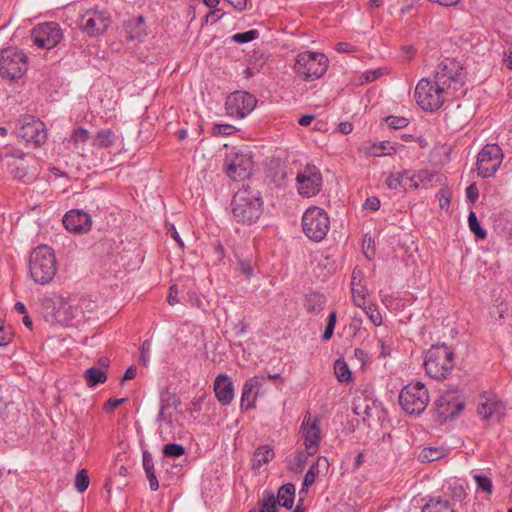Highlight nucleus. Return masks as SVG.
Listing matches in <instances>:
<instances>
[{
	"label": "nucleus",
	"instance_id": "obj_1",
	"mask_svg": "<svg viewBox=\"0 0 512 512\" xmlns=\"http://www.w3.org/2000/svg\"><path fill=\"white\" fill-rule=\"evenodd\" d=\"M232 213L238 223L251 225L262 214L263 201L260 192L250 186H243L233 196Z\"/></svg>",
	"mask_w": 512,
	"mask_h": 512
},
{
	"label": "nucleus",
	"instance_id": "obj_2",
	"mask_svg": "<svg viewBox=\"0 0 512 512\" xmlns=\"http://www.w3.org/2000/svg\"><path fill=\"white\" fill-rule=\"evenodd\" d=\"M57 261L54 251L47 245L36 247L29 260V271L35 283L46 285L50 283L57 273Z\"/></svg>",
	"mask_w": 512,
	"mask_h": 512
},
{
	"label": "nucleus",
	"instance_id": "obj_3",
	"mask_svg": "<svg viewBox=\"0 0 512 512\" xmlns=\"http://www.w3.org/2000/svg\"><path fill=\"white\" fill-rule=\"evenodd\" d=\"M423 365L427 375L431 378L445 379L454 367V353L444 344L433 345L426 352Z\"/></svg>",
	"mask_w": 512,
	"mask_h": 512
},
{
	"label": "nucleus",
	"instance_id": "obj_4",
	"mask_svg": "<svg viewBox=\"0 0 512 512\" xmlns=\"http://www.w3.org/2000/svg\"><path fill=\"white\" fill-rule=\"evenodd\" d=\"M328 62L323 53L306 51L297 55L294 69L304 80H315L327 71Z\"/></svg>",
	"mask_w": 512,
	"mask_h": 512
},
{
	"label": "nucleus",
	"instance_id": "obj_5",
	"mask_svg": "<svg viewBox=\"0 0 512 512\" xmlns=\"http://www.w3.org/2000/svg\"><path fill=\"white\" fill-rule=\"evenodd\" d=\"M434 78L435 83L447 92L450 89L456 91L464 85L466 73L459 61L445 58L439 63Z\"/></svg>",
	"mask_w": 512,
	"mask_h": 512
},
{
	"label": "nucleus",
	"instance_id": "obj_6",
	"mask_svg": "<svg viewBox=\"0 0 512 512\" xmlns=\"http://www.w3.org/2000/svg\"><path fill=\"white\" fill-rule=\"evenodd\" d=\"M446 94L448 92L443 87L423 78L416 85L414 97L424 111L434 112L442 107Z\"/></svg>",
	"mask_w": 512,
	"mask_h": 512
},
{
	"label": "nucleus",
	"instance_id": "obj_7",
	"mask_svg": "<svg viewBox=\"0 0 512 512\" xmlns=\"http://www.w3.org/2000/svg\"><path fill=\"white\" fill-rule=\"evenodd\" d=\"M302 229L309 239L315 242L323 240L330 229L327 212L317 206L308 208L302 216Z\"/></svg>",
	"mask_w": 512,
	"mask_h": 512
},
{
	"label": "nucleus",
	"instance_id": "obj_8",
	"mask_svg": "<svg viewBox=\"0 0 512 512\" xmlns=\"http://www.w3.org/2000/svg\"><path fill=\"white\" fill-rule=\"evenodd\" d=\"M429 393L421 382L409 383L399 395L402 409L409 415H420L429 403Z\"/></svg>",
	"mask_w": 512,
	"mask_h": 512
},
{
	"label": "nucleus",
	"instance_id": "obj_9",
	"mask_svg": "<svg viewBox=\"0 0 512 512\" xmlns=\"http://www.w3.org/2000/svg\"><path fill=\"white\" fill-rule=\"evenodd\" d=\"M28 68L27 55L17 47L0 51V74L10 80L21 78Z\"/></svg>",
	"mask_w": 512,
	"mask_h": 512
},
{
	"label": "nucleus",
	"instance_id": "obj_10",
	"mask_svg": "<svg viewBox=\"0 0 512 512\" xmlns=\"http://www.w3.org/2000/svg\"><path fill=\"white\" fill-rule=\"evenodd\" d=\"M111 24L110 15L97 7L80 12L77 25L89 37H97L108 29Z\"/></svg>",
	"mask_w": 512,
	"mask_h": 512
},
{
	"label": "nucleus",
	"instance_id": "obj_11",
	"mask_svg": "<svg viewBox=\"0 0 512 512\" xmlns=\"http://www.w3.org/2000/svg\"><path fill=\"white\" fill-rule=\"evenodd\" d=\"M503 151L497 144L485 145L477 156V172L482 178L493 176L501 166L503 161Z\"/></svg>",
	"mask_w": 512,
	"mask_h": 512
},
{
	"label": "nucleus",
	"instance_id": "obj_12",
	"mask_svg": "<svg viewBox=\"0 0 512 512\" xmlns=\"http://www.w3.org/2000/svg\"><path fill=\"white\" fill-rule=\"evenodd\" d=\"M33 43L39 48L50 50L63 39V31L56 22L38 24L31 31Z\"/></svg>",
	"mask_w": 512,
	"mask_h": 512
},
{
	"label": "nucleus",
	"instance_id": "obj_13",
	"mask_svg": "<svg viewBox=\"0 0 512 512\" xmlns=\"http://www.w3.org/2000/svg\"><path fill=\"white\" fill-rule=\"evenodd\" d=\"M298 193L305 197L317 195L322 188V174L318 167L307 164L296 177Z\"/></svg>",
	"mask_w": 512,
	"mask_h": 512
},
{
	"label": "nucleus",
	"instance_id": "obj_14",
	"mask_svg": "<svg viewBox=\"0 0 512 512\" xmlns=\"http://www.w3.org/2000/svg\"><path fill=\"white\" fill-rule=\"evenodd\" d=\"M256 104L257 100L252 94L236 91L227 97L225 108L228 115L241 119L252 112Z\"/></svg>",
	"mask_w": 512,
	"mask_h": 512
},
{
	"label": "nucleus",
	"instance_id": "obj_15",
	"mask_svg": "<svg viewBox=\"0 0 512 512\" xmlns=\"http://www.w3.org/2000/svg\"><path fill=\"white\" fill-rule=\"evenodd\" d=\"M18 137L31 143L34 146H40L47 140V130L45 124L34 116L23 118L22 125L17 132Z\"/></svg>",
	"mask_w": 512,
	"mask_h": 512
},
{
	"label": "nucleus",
	"instance_id": "obj_16",
	"mask_svg": "<svg viewBox=\"0 0 512 512\" xmlns=\"http://www.w3.org/2000/svg\"><path fill=\"white\" fill-rule=\"evenodd\" d=\"M225 170L234 181L249 178L253 170L252 157L246 153L229 155L225 159Z\"/></svg>",
	"mask_w": 512,
	"mask_h": 512
},
{
	"label": "nucleus",
	"instance_id": "obj_17",
	"mask_svg": "<svg viewBox=\"0 0 512 512\" xmlns=\"http://www.w3.org/2000/svg\"><path fill=\"white\" fill-rule=\"evenodd\" d=\"M465 407L462 393L458 390L444 392L436 401L437 413L444 419L459 415Z\"/></svg>",
	"mask_w": 512,
	"mask_h": 512
},
{
	"label": "nucleus",
	"instance_id": "obj_18",
	"mask_svg": "<svg viewBox=\"0 0 512 512\" xmlns=\"http://www.w3.org/2000/svg\"><path fill=\"white\" fill-rule=\"evenodd\" d=\"M300 433L307 453L314 455L318 451L321 440L320 417L316 416L312 419L307 412L301 424Z\"/></svg>",
	"mask_w": 512,
	"mask_h": 512
},
{
	"label": "nucleus",
	"instance_id": "obj_19",
	"mask_svg": "<svg viewBox=\"0 0 512 512\" xmlns=\"http://www.w3.org/2000/svg\"><path fill=\"white\" fill-rule=\"evenodd\" d=\"M506 412V406L493 393H484L478 399L477 413L482 419L500 421Z\"/></svg>",
	"mask_w": 512,
	"mask_h": 512
},
{
	"label": "nucleus",
	"instance_id": "obj_20",
	"mask_svg": "<svg viewBox=\"0 0 512 512\" xmlns=\"http://www.w3.org/2000/svg\"><path fill=\"white\" fill-rule=\"evenodd\" d=\"M63 224L72 233H87L91 229L92 218L90 214L82 210L72 209L64 215Z\"/></svg>",
	"mask_w": 512,
	"mask_h": 512
},
{
	"label": "nucleus",
	"instance_id": "obj_21",
	"mask_svg": "<svg viewBox=\"0 0 512 512\" xmlns=\"http://www.w3.org/2000/svg\"><path fill=\"white\" fill-rule=\"evenodd\" d=\"M263 382V377L254 376L244 383L240 404L242 411H247L255 407L258 392Z\"/></svg>",
	"mask_w": 512,
	"mask_h": 512
},
{
	"label": "nucleus",
	"instance_id": "obj_22",
	"mask_svg": "<svg viewBox=\"0 0 512 512\" xmlns=\"http://www.w3.org/2000/svg\"><path fill=\"white\" fill-rule=\"evenodd\" d=\"M3 162L14 178L23 181H29L32 178L28 175V165L24 159V154L20 151L5 155Z\"/></svg>",
	"mask_w": 512,
	"mask_h": 512
},
{
	"label": "nucleus",
	"instance_id": "obj_23",
	"mask_svg": "<svg viewBox=\"0 0 512 512\" xmlns=\"http://www.w3.org/2000/svg\"><path fill=\"white\" fill-rule=\"evenodd\" d=\"M214 392L222 405H229L234 399V384L226 374H220L214 381Z\"/></svg>",
	"mask_w": 512,
	"mask_h": 512
},
{
	"label": "nucleus",
	"instance_id": "obj_24",
	"mask_svg": "<svg viewBox=\"0 0 512 512\" xmlns=\"http://www.w3.org/2000/svg\"><path fill=\"white\" fill-rule=\"evenodd\" d=\"M436 173L429 170H420L417 173L411 171L410 174V187L415 189L418 188H429L432 186V182Z\"/></svg>",
	"mask_w": 512,
	"mask_h": 512
},
{
	"label": "nucleus",
	"instance_id": "obj_25",
	"mask_svg": "<svg viewBox=\"0 0 512 512\" xmlns=\"http://www.w3.org/2000/svg\"><path fill=\"white\" fill-rule=\"evenodd\" d=\"M422 512H455V509L449 499L431 497L424 505Z\"/></svg>",
	"mask_w": 512,
	"mask_h": 512
},
{
	"label": "nucleus",
	"instance_id": "obj_26",
	"mask_svg": "<svg viewBox=\"0 0 512 512\" xmlns=\"http://www.w3.org/2000/svg\"><path fill=\"white\" fill-rule=\"evenodd\" d=\"M142 458H143V468L145 470L146 477L149 481L150 489L152 491H156L159 489V482L156 477L153 457L149 452L144 451Z\"/></svg>",
	"mask_w": 512,
	"mask_h": 512
},
{
	"label": "nucleus",
	"instance_id": "obj_27",
	"mask_svg": "<svg viewBox=\"0 0 512 512\" xmlns=\"http://www.w3.org/2000/svg\"><path fill=\"white\" fill-rule=\"evenodd\" d=\"M295 497V486L291 483H287L282 485L279 490L276 498V504L291 509L294 504Z\"/></svg>",
	"mask_w": 512,
	"mask_h": 512
},
{
	"label": "nucleus",
	"instance_id": "obj_28",
	"mask_svg": "<svg viewBox=\"0 0 512 512\" xmlns=\"http://www.w3.org/2000/svg\"><path fill=\"white\" fill-rule=\"evenodd\" d=\"M129 38L131 40L138 39L141 40L143 37L147 35V30L145 26V19L142 16H138L129 21L127 25Z\"/></svg>",
	"mask_w": 512,
	"mask_h": 512
},
{
	"label": "nucleus",
	"instance_id": "obj_29",
	"mask_svg": "<svg viewBox=\"0 0 512 512\" xmlns=\"http://www.w3.org/2000/svg\"><path fill=\"white\" fill-rule=\"evenodd\" d=\"M411 170H404L402 172L391 173L387 176L385 184L391 190H396L404 187L406 183H410Z\"/></svg>",
	"mask_w": 512,
	"mask_h": 512
},
{
	"label": "nucleus",
	"instance_id": "obj_30",
	"mask_svg": "<svg viewBox=\"0 0 512 512\" xmlns=\"http://www.w3.org/2000/svg\"><path fill=\"white\" fill-rule=\"evenodd\" d=\"M448 449L444 447H425L418 455V460L422 463L433 462L445 457Z\"/></svg>",
	"mask_w": 512,
	"mask_h": 512
},
{
	"label": "nucleus",
	"instance_id": "obj_31",
	"mask_svg": "<svg viewBox=\"0 0 512 512\" xmlns=\"http://www.w3.org/2000/svg\"><path fill=\"white\" fill-rule=\"evenodd\" d=\"M274 457V451L267 445L258 447L254 452L253 469H260Z\"/></svg>",
	"mask_w": 512,
	"mask_h": 512
},
{
	"label": "nucleus",
	"instance_id": "obj_32",
	"mask_svg": "<svg viewBox=\"0 0 512 512\" xmlns=\"http://www.w3.org/2000/svg\"><path fill=\"white\" fill-rule=\"evenodd\" d=\"M84 379L86 380L87 386L92 388L100 383H105L107 374L106 371L101 368L91 367L85 371Z\"/></svg>",
	"mask_w": 512,
	"mask_h": 512
},
{
	"label": "nucleus",
	"instance_id": "obj_33",
	"mask_svg": "<svg viewBox=\"0 0 512 512\" xmlns=\"http://www.w3.org/2000/svg\"><path fill=\"white\" fill-rule=\"evenodd\" d=\"M326 303V297L318 292H312L306 296L305 307L307 311L318 313L320 312Z\"/></svg>",
	"mask_w": 512,
	"mask_h": 512
},
{
	"label": "nucleus",
	"instance_id": "obj_34",
	"mask_svg": "<svg viewBox=\"0 0 512 512\" xmlns=\"http://www.w3.org/2000/svg\"><path fill=\"white\" fill-rule=\"evenodd\" d=\"M116 140V135L111 129H103L97 132L93 146L97 148H108L111 147Z\"/></svg>",
	"mask_w": 512,
	"mask_h": 512
},
{
	"label": "nucleus",
	"instance_id": "obj_35",
	"mask_svg": "<svg viewBox=\"0 0 512 512\" xmlns=\"http://www.w3.org/2000/svg\"><path fill=\"white\" fill-rule=\"evenodd\" d=\"M335 375L339 382H349L352 377V372L344 360H336L334 364Z\"/></svg>",
	"mask_w": 512,
	"mask_h": 512
},
{
	"label": "nucleus",
	"instance_id": "obj_36",
	"mask_svg": "<svg viewBox=\"0 0 512 512\" xmlns=\"http://www.w3.org/2000/svg\"><path fill=\"white\" fill-rule=\"evenodd\" d=\"M472 478L475 481L476 488L478 491L486 493L487 495H491L493 492V484L491 478L483 475V474H473Z\"/></svg>",
	"mask_w": 512,
	"mask_h": 512
},
{
	"label": "nucleus",
	"instance_id": "obj_37",
	"mask_svg": "<svg viewBox=\"0 0 512 512\" xmlns=\"http://www.w3.org/2000/svg\"><path fill=\"white\" fill-rule=\"evenodd\" d=\"M468 226L469 229L474 233L477 239L484 240L487 237V231L481 227L476 213L474 211H470L468 215Z\"/></svg>",
	"mask_w": 512,
	"mask_h": 512
},
{
	"label": "nucleus",
	"instance_id": "obj_38",
	"mask_svg": "<svg viewBox=\"0 0 512 512\" xmlns=\"http://www.w3.org/2000/svg\"><path fill=\"white\" fill-rule=\"evenodd\" d=\"M465 497L466 492L464 487L461 484L455 482L449 485L448 493L445 495L444 498H447L449 500L451 499L454 502H461L465 499Z\"/></svg>",
	"mask_w": 512,
	"mask_h": 512
},
{
	"label": "nucleus",
	"instance_id": "obj_39",
	"mask_svg": "<svg viewBox=\"0 0 512 512\" xmlns=\"http://www.w3.org/2000/svg\"><path fill=\"white\" fill-rule=\"evenodd\" d=\"M355 271L352 274V295H353V301L355 305L358 307H364L366 305V289L365 288H355Z\"/></svg>",
	"mask_w": 512,
	"mask_h": 512
},
{
	"label": "nucleus",
	"instance_id": "obj_40",
	"mask_svg": "<svg viewBox=\"0 0 512 512\" xmlns=\"http://www.w3.org/2000/svg\"><path fill=\"white\" fill-rule=\"evenodd\" d=\"M163 454L167 457H180L185 454V448L182 444L168 443L163 448Z\"/></svg>",
	"mask_w": 512,
	"mask_h": 512
},
{
	"label": "nucleus",
	"instance_id": "obj_41",
	"mask_svg": "<svg viewBox=\"0 0 512 512\" xmlns=\"http://www.w3.org/2000/svg\"><path fill=\"white\" fill-rule=\"evenodd\" d=\"M259 37L258 30H249L242 33H236L232 36V40L236 43H248Z\"/></svg>",
	"mask_w": 512,
	"mask_h": 512
},
{
	"label": "nucleus",
	"instance_id": "obj_42",
	"mask_svg": "<svg viewBox=\"0 0 512 512\" xmlns=\"http://www.w3.org/2000/svg\"><path fill=\"white\" fill-rule=\"evenodd\" d=\"M361 308L374 325L380 326L382 324V316L375 305H365Z\"/></svg>",
	"mask_w": 512,
	"mask_h": 512
},
{
	"label": "nucleus",
	"instance_id": "obj_43",
	"mask_svg": "<svg viewBox=\"0 0 512 512\" xmlns=\"http://www.w3.org/2000/svg\"><path fill=\"white\" fill-rule=\"evenodd\" d=\"M89 486V477L86 470H81L75 477V487L79 492H84Z\"/></svg>",
	"mask_w": 512,
	"mask_h": 512
},
{
	"label": "nucleus",
	"instance_id": "obj_44",
	"mask_svg": "<svg viewBox=\"0 0 512 512\" xmlns=\"http://www.w3.org/2000/svg\"><path fill=\"white\" fill-rule=\"evenodd\" d=\"M236 128L230 124H215L212 127V134L214 136H228L233 134Z\"/></svg>",
	"mask_w": 512,
	"mask_h": 512
},
{
	"label": "nucleus",
	"instance_id": "obj_45",
	"mask_svg": "<svg viewBox=\"0 0 512 512\" xmlns=\"http://www.w3.org/2000/svg\"><path fill=\"white\" fill-rule=\"evenodd\" d=\"M386 123L391 127L392 129H402L408 126L409 121L405 117H399V116H388L385 119Z\"/></svg>",
	"mask_w": 512,
	"mask_h": 512
},
{
	"label": "nucleus",
	"instance_id": "obj_46",
	"mask_svg": "<svg viewBox=\"0 0 512 512\" xmlns=\"http://www.w3.org/2000/svg\"><path fill=\"white\" fill-rule=\"evenodd\" d=\"M260 512H277L276 498L273 494L268 495L260 501Z\"/></svg>",
	"mask_w": 512,
	"mask_h": 512
},
{
	"label": "nucleus",
	"instance_id": "obj_47",
	"mask_svg": "<svg viewBox=\"0 0 512 512\" xmlns=\"http://www.w3.org/2000/svg\"><path fill=\"white\" fill-rule=\"evenodd\" d=\"M12 331L10 327H6L0 320V346L8 345L12 340Z\"/></svg>",
	"mask_w": 512,
	"mask_h": 512
},
{
	"label": "nucleus",
	"instance_id": "obj_48",
	"mask_svg": "<svg viewBox=\"0 0 512 512\" xmlns=\"http://www.w3.org/2000/svg\"><path fill=\"white\" fill-rule=\"evenodd\" d=\"M88 137H89L88 130H86L84 128H78L73 131V133L70 137V141H72L74 143H84L88 140Z\"/></svg>",
	"mask_w": 512,
	"mask_h": 512
},
{
	"label": "nucleus",
	"instance_id": "obj_49",
	"mask_svg": "<svg viewBox=\"0 0 512 512\" xmlns=\"http://www.w3.org/2000/svg\"><path fill=\"white\" fill-rule=\"evenodd\" d=\"M385 73H386V69L385 68H378V69H375V70L366 71L364 73V77H365V80L367 82H373L376 79H378L381 76H383Z\"/></svg>",
	"mask_w": 512,
	"mask_h": 512
},
{
	"label": "nucleus",
	"instance_id": "obj_50",
	"mask_svg": "<svg viewBox=\"0 0 512 512\" xmlns=\"http://www.w3.org/2000/svg\"><path fill=\"white\" fill-rule=\"evenodd\" d=\"M150 349H151L150 340L143 341V343L141 345V349H140V351H141L140 358H141V361L144 366H146L149 361Z\"/></svg>",
	"mask_w": 512,
	"mask_h": 512
},
{
	"label": "nucleus",
	"instance_id": "obj_51",
	"mask_svg": "<svg viewBox=\"0 0 512 512\" xmlns=\"http://www.w3.org/2000/svg\"><path fill=\"white\" fill-rule=\"evenodd\" d=\"M224 16V12L221 9H214L210 11L205 17V23L214 24Z\"/></svg>",
	"mask_w": 512,
	"mask_h": 512
},
{
	"label": "nucleus",
	"instance_id": "obj_52",
	"mask_svg": "<svg viewBox=\"0 0 512 512\" xmlns=\"http://www.w3.org/2000/svg\"><path fill=\"white\" fill-rule=\"evenodd\" d=\"M308 456H310V455L307 453V451L306 452H303V451L298 452L294 459L295 469L301 470L303 468V466L305 465Z\"/></svg>",
	"mask_w": 512,
	"mask_h": 512
},
{
	"label": "nucleus",
	"instance_id": "obj_53",
	"mask_svg": "<svg viewBox=\"0 0 512 512\" xmlns=\"http://www.w3.org/2000/svg\"><path fill=\"white\" fill-rule=\"evenodd\" d=\"M466 197L471 203H475L477 201L479 192L475 184H471L466 188Z\"/></svg>",
	"mask_w": 512,
	"mask_h": 512
},
{
	"label": "nucleus",
	"instance_id": "obj_54",
	"mask_svg": "<svg viewBox=\"0 0 512 512\" xmlns=\"http://www.w3.org/2000/svg\"><path fill=\"white\" fill-rule=\"evenodd\" d=\"M178 293H179L178 286L172 285L169 289V295H168V303L171 306L181 302V300L177 298Z\"/></svg>",
	"mask_w": 512,
	"mask_h": 512
},
{
	"label": "nucleus",
	"instance_id": "obj_55",
	"mask_svg": "<svg viewBox=\"0 0 512 512\" xmlns=\"http://www.w3.org/2000/svg\"><path fill=\"white\" fill-rule=\"evenodd\" d=\"M126 399L120 398V399H113L110 398L104 405V409L106 412H111L114 409H116L119 405H121Z\"/></svg>",
	"mask_w": 512,
	"mask_h": 512
},
{
	"label": "nucleus",
	"instance_id": "obj_56",
	"mask_svg": "<svg viewBox=\"0 0 512 512\" xmlns=\"http://www.w3.org/2000/svg\"><path fill=\"white\" fill-rule=\"evenodd\" d=\"M315 481V473H314V465L310 467V469L306 472L303 479V487L311 486Z\"/></svg>",
	"mask_w": 512,
	"mask_h": 512
},
{
	"label": "nucleus",
	"instance_id": "obj_57",
	"mask_svg": "<svg viewBox=\"0 0 512 512\" xmlns=\"http://www.w3.org/2000/svg\"><path fill=\"white\" fill-rule=\"evenodd\" d=\"M239 268H240V271L247 277H251L254 275V269L250 262L239 261Z\"/></svg>",
	"mask_w": 512,
	"mask_h": 512
},
{
	"label": "nucleus",
	"instance_id": "obj_58",
	"mask_svg": "<svg viewBox=\"0 0 512 512\" xmlns=\"http://www.w3.org/2000/svg\"><path fill=\"white\" fill-rule=\"evenodd\" d=\"M364 208L377 211L380 208V200L376 197L367 198L364 203Z\"/></svg>",
	"mask_w": 512,
	"mask_h": 512
},
{
	"label": "nucleus",
	"instance_id": "obj_59",
	"mask_svg": "<svg viewBox=\"0 0 512 512\" xmlns=\"http://www.w3.org/2000/svg\"><path fill=\"white\" fill-rule=\"evenodd\" d=\"M335 49L340 53H350L355 51V46L348 42H339Z\"/></svg>",
	"mask_w": 512,
	"mask_h": 512
},
{
	"label": "nucleus",
	"instance_id": "obj_60",
	"mask_svg": "<svg viewBox=\"0 0 512 512\" xmlns=\"http://www.w3.org/2000/svg\"><path fill=\"white\" fill-rule=\"evenodd\" d=\"M229 4H231L235 9L239 11H243L246 9L247 1L246 0H225Z\"/></svg>",
	"mask_w": 512,
	"mask_h": 512
},
{
	"label": "nucleus",
	"instance_id": "obj_61",
	"mask_svg": "<svg viewBox=\"0 0 512 512\" xmlns=\"http://www.w3.org/2000/svg\"><path fill=\"white\" fill-rule=\"evenodd\" d=\"M136 374H137V368L135 366H131L125 371L122 381L132 380L136 377Z\"/></svg>",
	"mask_w": 512,
	"mask_h": 512
},
{
	"label": "nucleus",
	"instance_id": "obj_62",
	"mask_svg": "<svg viewBox=\"0 0 512 512\" xmlns=\"http://www.w3.org/2000/svg\"><path fill=\"white\" fill-rule=\"evenodd\" d=\"M168 232L171 234V236L173 237V239L181 246L183 247L184 246V243L182 241V239L180 238V235L179 233L177 232L176 228L174 227V225H171V227L168 229Z\"/></svg>",
	"mask_w": 512,
	"mask_h": 512
},
{
	"label": "nucleus",
	"instance_id": "obj_63",
	"mask_svg": "<svg viewBox=\"0 0 512 512\" xmlns=\"http://www.w3.org/2000/svg\"><path fill=\"white\" fill-rule=\"evenodd\" d=\"M335 326L326 324V328L323 332L322 339L328 341L332 338Z\"/></svg>",
	"mask_w": 512,
	"mask_h": 512
},
{
	"label": "nucleus",
	"instance_id": "obj_64",
	"mask_svg": "<svg viewBox=\"0 0 512 512\" xmlns=\"http://www.w3.org/2000/svg\"><path fill=\"white\" fill-rule=\"evenodd\" d=\"M354 356H355L358 360H360L362 364H364V363H365V361H366V359L368 358L367 353H366L364 350L360 349V348H356V349L354 350Z\"/></svg>",
	"mask_w": 512,
	"mask_h": 512
}]
</instances>
